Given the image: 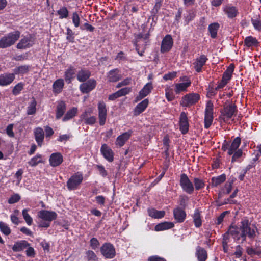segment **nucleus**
<instances>
[{"label":"nucleus","mask_w":261,"mask_h":261,"mask_svg":"<svg viewBox=\"0 0 261 261\" xmlns=\"http://www.w3.org/2000/svg\"><path fill=\"white\" fill-rule=\"evenodd\" d=\"M64 82L63 79H59L56 80L53 84V92L54 94L60 93L64 87Z\"/></svg>","instance_id":"393cba45"},{"label":"nucleus","mask_w":261,"mask_h":261,"mask_svg":"<svg viewBox=\"0 0 261 261\" xmlns=\"http://www.w3.org/2000/svg\"><path fill=\"white\" fill-rule=\"evenodd\" d=\"M189 198L186 195H181L179 197V204L183 207H185L187 205V202L188 201Z\"/></svg>","instance_id":"680f3d73"},{"label":"nucleus","mask_w":261,"mask_h":261,"mask_svg":"<svg viewBox=\"0 0 261 261\" xmlns=\"http://www.w3.org/2000/svg\"><path fill=\"white\" fill-rule=\"evenodd\" d=\"M242 151L241 149H238L235 151L233 153V155L232 158V162H235L238 158H240L242 155Z\"/></svg>","instance_id":"774afa93"},{"label":"nucleus","mask_w":261,"mask_h":261,"mask_svg":"<svg viewBox=\"0 0 261 261\" xmlns=\"http://www.w3.org/2000/svg\"><path fill=\"white\" fill-rule=\"evenodd\" d=\"M86 255L88 261H98V258L93 251L88 250L86 252Z\"/></svg>","instance_id":"5fc2aeb1"},{"label":"nucleus","mask_w":261,"mask_h":261,"mask_svg":"<svg viewBox=\"0 0 261 261\" xmlns=\"http://www.w3.org/2000/svg\"><path fill=\"white\" fill-rule=\"evenodd\" d=\"M20 36V32L19 31H15L5 35L0 39V48H5L12 45L19 39Z\"/></svg>","instance_id":"7ed1b4c3"},{"label":"nucleus","mask_w":261,"mask_h":261,"mask_svg":"<svg viewBox=\"0 0 261 261\" xmlns=\"http://www.w3.org/2000/svg\"><path fill=\"white\" fill-rule=\"evenodd\" d=\"M194 225L196 227H199L202 224L201 218L200 211L198 209H196L193 215Z\"/></svg>","instance_id":"4c0bfd02"},{"label":"nucleus","mask_w":261,"mask_h":261,"mask_svg":"<svg viewBox=\"0 0 261 261\" xmlns=\"http://www.w3.org/2000/svg\"><path fill=\"white\" fill-rule=\"evenodd\" d=\"M236 112V107L233 105L227 106L224 108L222 112L223 119L225 121H227L230 119Z\"/></svg>","instance_id":"f3484780"},{"label":"nucleus","mask_w":261,"mask_h":261,"mask_svg":"<svg viewBox=\"0 0 261 261\" xmlns=\"http://www.w3.org/2000/svg\"><path fill=\"white\" fill-rule=\"evenodd\" d=\"M90 75L91 73L88 70H81L77 73V79L80 82H84L90 76Z\"/></svg>","instance_id":"c9c22d12"},{"label":"nucleus","mask_w":261,"mask_h":261,"mask_svg":"<svg viewBox=\"0 0 261 261\" xmlns=\"http://www.w3.org/2000/svg\"><path fill=\"white\" fill-rule=\"evenodd\" d=\"M30 244L27 241L21 240L15 242L12 247V250L14 252H19L22 251L25 248L29 247Z\"/></svg>","instance_id":"bb28decb"},{"label":"nucleus","mask_w":261,"mask_h":261,"mask_svg":"<svg viewBox=\"0 0 261 261\" xmlns=\"http://www.w3.org/2000/svg\"><path fill=\"white\" fill-rule=\"evenodd\" d=\"M92 112V110L91 109L86 110L82 114H81L80 116V120L84 121L86 118L89 117Z\"/></svg>","instance_id":"0e129e2a"},{"label":"nucleus","mask_w":261,"mask_h":261,"mask_svg":"<svg viewBox=\"0 0 261 261\" xmlns=\"http://www.w3.org/2000/svg\"><path fill=\"white\" fill-rule=\"evenodd\" d=\"M241 142V140L239 137H236L233 140L230 146L228 148V154L229 155L233 154L234 151L238 150V148L240 145Z\"/></svg>","instance_id":"7c9ffc66"},{"label":"nucleus","mask_w":261,"mask_h":261,"mask_svg":"<svg viewBox=\"0 0 261 261\" xmlns=\"http://www.w3.org/2000/svg\"><path fill=\"white\" fill-rule=\"evenodd\" d=\"M174 225L172 222L165 221L156 225L154 227V230L156 231H164L173 228Z\"/></svg>","instance_id":"c756f323"},{"label":"nucleus","mask_w":261,"mask_h":261,"mask_svg":"<svg viewBox=\"0 0 261 261\" xmlns=\"http://www.w3.org/2000/svg\"><path fill=\"white\" fill-rule=\"evenodd\" d=\"M148 213L149 216L155 219H160L164 217L165 212L164 211H158L154 208H149Z\"/></svg>","instance_id":"2f4dec72"},{"label":"nucleus","mask_w":261,"mask_h":261,"mask_svg":"<svg viewBox=\"0 0 261 261\" xmlns=\"http://www.w3.org/2000/svg\"><path fill=\"white\" fill-rule=\"evenodd\" d=\"M15 76L13 73H3L0 74V86H7L10 85L14 80Z\"/></svg>","instance_id":"ddd939ff"},{"label":"nucleus","mask_w":261,"mask_h":261,"mask_svg":"<svg viewBox=\"0 0 261 261\" xmlns=\"http://www.w3.org/2000/svg\"><path fill=\"white\" fill-rule=\"evenodd\" d=\"M244 43L247 47L256 46L258 44V41L255 38L252 36L247 37L244 40Z\"/></svg>","instance_id":"79ce46f5"},{"label":"nucleus","mask_w":261,"mask_h":261,"mask_svg":"<svg viewBox=\"0 0 261 261\" xmlns=\"http://www.w3.org/2000/svg\"><path fill=\"white\" fill-rule=\"evenodd\" d=\"M223 11L229 18H233L238 14L237 8L231 5H226L223 7Z\"/></svg>","instance_id":"5701e85b"},{"label":"nucleus","mask_w":261,"mask_h":261,"mask_svg":"<svg viewBox=\"0 0 261 261\" xmlns=\"http://www.w3.org/2000/svg\"><path fill=\"white\" fill-rule=\"evenodd\" d=\"M148 36H149L148 34H146L145 35H143L142 34H139L135 36V39L134 41V44L135 46L136 51H137L138 54L141 56H142L143 55L144 50H139V47L138 44V42L139 41V40L141 38H143L144 39H146L147 38H148Z\"/></svg>","instance_id":"473e14b6"},{"label":"nucleus","mask_w":261,"mask_h":261,"mask_svg":"<svg viewBox=\"0 0 261 261\" xmlns=\"http://www.w3.org/2000/svg\"><path fill=\"white\" fill-rule=\"evenodd\" d=\"M242 242L246 240L247 238L253 240L257 236L258 229L253 224H251L247 219H243L240 222Z\"/></svg>","instance_id":"f257e3e1"},{"label":"nucleus","mask_w":261,"mask_h":261,"mask_svg":"<svg viewBox=\"0 0 261 261\" xmlns=\"http://www.w3.org/2000/svg\"><path fill=\"white\" fill-rule=\"evenodd\" d=\"M100 251L103 256L106 258H113L116 254L115 248L110 243L103 244L100 248Z\"/></svg>","instance_id":"1a4fd4ad"},{"label":"nucleus","mask_w":261,"mask_h":261,"mask_svg":"<svg viewBox=\"0 0 261 261\" xmlns=\"http://www.w3.org/2000/svg\"><path fill=\"white\" fill-rule=\"evenodd\" d=\"M30 68L29 65H21L16 67L13 69V74H23L28 72Z\"/></svg>","instance_id":"58836bf2"},{"label":"nucleus","mask_w":261,"mask_h":261,"mask_svg":"<svg viewBox=\"0 0 261 261\" xmlns=\"http://www.w3.org/2000/svg\"><path fill=\"white\" fill-rule=\"evenodd\" d=\"M72 19L74 27L77 28L80 25V18L76 12L73 13Z\"/></svg>","instance_id":"13d9d810"},{"label":"nucleus","mask_w":261,"mask_h":261,"mask_svg":"<svg viewBox=\"0 0 261 261\" xmlns=\"http://www.w3.org/2000/svg\"><path fill=\"white\" fill-rule=\"evenodd\" d=\"M189 122L188 120L187 116L185 112H182L180 114L179 119V127L180 130L182 134H186L189 130Z\"/></svg>","instance_id":"4468645a"},{"label":"nucleus","mask_w":261,"mask_h":261,"mask_svg":"<svg viewBox=\"0 0 261 261\" xmlns=\"http://www.w3.org/2000/svg\"><path fill=\"white\" fill-rule=\"evenodd\" d=\"M180 81L182 82L176 83L174 85V91L176 94H179L181 92H187L188 88L191 84L190 80L187 76L180 77Z\"/></svg>","instance_id":"20e7f679"},{"label":"nucleus","mask_w":261,"mask_h":261,"mask_svg":"<svg viewBox=\"0 0 261 261\" xmlns=\"http://www.w3.org/2000/svg\"><path fill=\"white\" fill-rule=\"evenodd\" d=\"M0 230L3 234L6 236L10 234L11 232L8 225L3 222H0Z\"/></svg>","instance_id":"09e8293b"},{"label":"nucleus","mask_w":261,"mask_h":261,"mask_svg":"<svg viewBox=\"0 0 261 261\" xmlns=\"http://www.w3.org/2000/svg\"><path fill=\"white\" fill-rule=\"evenodd\" d=\"M63 156L59 152L52 153L49 158V164L52 167H57L63 162Z\"/></svg>","instance_id":"a211bd4d"},{"label":"nucleus","mask_w":261,"mask_h":261,"mask_svg":"<svg viewBox=\"0 0 261 261\" xmlns=\"http://www.w3.org/2000/svg\"><path fill=\"white\" fill-rule=\"evenodd\" d=\"M177 72L172 71L164 75L163 79L165 81L172 80L177 76Z\"/></svg>","instance_id":"4d7b16f0"},{"label":"nucleus","mask_w":261,"mask_h":261,"mask_svg":"<svg viewBox=\"0 0 261 261\" xmlns=\"http://www.w3.org/2000/svg\"><path fill=\"white\" fill-rule=\"evenodd\" d=\"M20 199V196L17 194H15L11 196L8 200V202L10 204H13L18 202Z\"/></svg>","instance_id":"e2e57ef3"},{"label":"nucleus","mask_w":261,"mask_h":261,"mask_svg":"<svg viewBox=\"0 0 261 261\" xmlns=\"http://www.w3.org/2000/svg\"><path fill=\"white\" fill-rule=\"evenodd\" d=\"M193 182L194 184L195 189L196 190H199L202 189L203 188H204L205 186L204 181L202 179H200L199 178H195L194 179Z\"/></svg>","instance_id":"3c124183"},{"label":"nucleus","mask_w":261,"mask_h":261,"mask_svg":"<svg viewBox=\"0 0 261 261\" xmlns=\"http://www.w3.org/2000/svg\"><path fill=\"white\" fill-rule=\"evenodd\" d=\"M98 119L100 125L103 126L106 121L107 110L106 105L103 101H99L98 103Z\"/></svg>","instance_id":"9d476101"},{"label":"nucleus","mask_w":261,"mask_h":261,"mask_svg":"<svg viewBox=\"0 0 261 261\" xmlns=\"http://www.w3.org/2000/svg\"><path fill=\"white\" fill-rule=\"evenodd\" d=\"M173 42L172 37L170 35H167L163 38L161 46V52L164 53L169 51L173 46Z\"/></svg>","instance_id":"9b49d317"},{"label":"nucleus","mask_w":261,"mask_h":261,"mask_svg":"<svg viewBox=\"0 0 261 261\" xmlns=\"http://www.w3.org/2000/svg\"><path fill=\"white\" fill-rule=\"evenodd\" d=\"M227 233L231 236L236 240L239 241L240 239L242 240L240 225L239 227L236 226H230L227 231Z\"/></svg>","instance_id":"4be33fe9"},{"label":"nucleus","mask_w":261,"mask_h":261,"mask_svg":"<svg viewBox=\"0 0 261 261\" xmlns=\"http://www.w3.org/2000/svg\"><path fill=\"white\" fill-rule=\"evenodd\" d=\"M131 91H132L131 88L125 87V88H122V89L119 90L118 91L120 96L121 97V96H124V95L128 94Z\"/></svg>","instance_id":"69168bd1"},{"label":"nucleus","mask_w":261,"mask_h":261,"mask_svg":"<svg viewBox=\"0 0 261 261\" xmlns=\"http://www.w3.org/2000/svg\"><path fill=\"white\" fill-rule=\"evenodd\" d=\"M75 74V68L70 66L65 72V79L66 82L70 83L74 77Z\"/></svg>","instance_id":"72a5a7b5"},{"label":"nucleus","mask_w":261,"mask_h":261,"mask_svg":"<svg viewBox=\"0 0 261 261\" xmlns=\"http://www.w3.org/2000/svg\"><path fill=\"white\" fill-rule=\"evenodd\" d=\"M77 112V109L76 108H73L71 110L67 111L66 115L63 118V121H68L71 118H72L74 116H75Z\"/></svg>","instance_id":"c03bdc74"},{"label":"nucleus","mask_w":261,"mask_h":261,"mask_svg":"<svg viewBox=\"0 0 261 261\" xmlns=\"http://www.w3.org/2000/svg\"><path fill=\"white\" fill-rule=\"evenodd\" d=\"M252 23L254 26V28L257 30L261 29V21L258 19H253L251 20Z\"/></svg>","instance_id":"338daca9"},{"label":"nucleus","mask_w":261,"mask_h":261,"mask_svg":"<svg viewBox=\"0 0 261 261\" xmlns=\"http://www.w3.org/2000/svg\"><path fill=\"white\" fill-rule=\"evenodd\" d=\"M83 179L82 174L77 172L67 181V187L69 190H74L81 184Z\"/></svg>","instance_id":"0eeeda50"},{"label":"nucleus","mask_w":261,"mask_h":261,"mask_svg":"<svg viewBox=\"0 0 261 261\" xmlns=\"http://www.w3.org/2000/svg\"><path fill=\"white\" fill-rule=\"evenodd\" d=\"M24 87V84L22 82H20L16 84L12 90V93L14 95H18L21 90L23 89Z\"/></svg>","instance_id":"864d4df0"},{"label":"nucleus","mask_w":261,"mask_h":261,"mask_svg":"<svg viewBox=\"0 0 261 261\" xmlns=\"http://www.w3.org/2000/svg\"><path fill=\"white\" fill-rule=\"evenodd\" d=\"M42 155L39 154H37L36 156L33 157L30 161L28 162V164L30 166L32 167H34L37 166L39 163H42Z\"/></svg>","instance_id":"37998d69"},{"label":"nucleus","mask_w":261,"mask_h":261,"mask_svg":"<svg viewBox=\"0 0 261 261\" xmlns=\"http://www.w3.org/2000/svg\"><path fill=\"white\" fill-rule=\"evenodd\" d=\"M37 216L41 220L38 224L39 227L45 228L48 227L50 222L57 217V215L55 212L44 210L40 211Z\"/></svg>","instance_id":"f03ea898"},{"label":"nucleus","mask_w":261,"mask_h":261,"mask_svg":"<svg viewBox=\"0 0 261 261\" xmlns=\"http://www.w3.org/2000/svg\"><path fill=\"white\" fill-rule=\"evenodd\" d=\"M132 134V131L128 130L118 136L115 142L116 145L120 147L123 146L129 139Z\"/></svg>","instance_id":"6ab92c4d"},{"label":"nucleus","mask_w":261,"mask_h":261,"mask_svg":"<svg viewBox=\"0 0 261 261\" xmlns=\"http://www.w3.org/2000/svg\"><path fill=\"white\" fill-rule=\"evenodd\" d=\"M35 42V38L29 34L23 37L17 44V48L20 49H25L32 47Z\"/></svg>","instance_id":"6e6552de"},{"label":"nucleus","mask_w":261,"mask_h":261,"mask_svg":"<svg viewBox=\"0 0 261 261\" xmlns=\"http://www.w3.org/2000/svg\"><path fill=\"white\" fill-rule=\"evenodd\" d=\"M100 244L96 238H92L90 241V245L92 249L95 250L98 248Z\"/></svg>","instance_id":"bf43d9fd"},{"label":"nucleus","mask_w":261,"mask_h":261,"mask_svg":"<svg viewBox=\"0 0 261 261\" xmlns=\"http://www.w3.org/2000/svg\"><path fill=\"white\" fill-rule=\"evenodd\" d=\"M29 211V209H23L22 212V215L26 223L28 225L30 226L32 225L33 223V219L32 217L30 216V215L28 214Z\"/></svg>","instance_id":"a18cd8bd"},{"label":"nucleus","mask_w":261,"mask_h":261,"mask_svg":"<svg viewBox=\"0 0 261 261\" xmlns=\"http://www.w3.org/2000/svg\"><path fill=\"white\" fill-rule=\"evenodd\" d=\"M234 68V67L233 64L230 65L224 72L222 79L228 82L232 77Z\"/></svg>","instance_id":"f704fd0d"},{"label":"nucleus","mask_w":261,"mask_h":261,"mask_svg":"<svg viewBox=\"0 0 261 261\" xmlns=\"http://www.w3.org/2000/svg\"><path fill=\"white\" fill-rule=\"evenodd\" d=\"M57 14L59 15L60 19H63L68 16L69 12L66 7H62L57 11Z\"/></svg>","instance_id":"8fccbe9b"},{"label":"nucleus","mask_w":261,"mask_h":261,"mask_svg":"<svg viewBox=\"0 0 261 261\" xmlns=\"http://www.w3.org/2000/svg\"><path fill=\"white\" fill-rule=\"evenodd\" d=\"M180 186L182 190L188 194H192L194 190V187L193 183L185 174H181L180 178Z\"/></svg>","instance_id":"39448f33"},{"label":"nucleus","mask_w":261,"mask_h":261,"mask_svg":"<svg viewBox=\"0 0 261 261\" xmlns=\"http://www.w3.org/2000/svg\"><path fill=\"white\" fill-rule=\"evenodd\" d=\"M196 256L198 261H205L207 258V252L204 248L197 246L196 248Z\"/></svg>","instance_id":"c85d7f7f"},{"label":"nucleus","mask_w":261,"mask_h":261,"mask_svg":"<svg viewBox=\"0 0 261 261\" xmlns=\"http://www.w3.org/2000/svg\"><path fill=\"white\" fill-rule=\"evenodd\" d=\"M213 120V115L205 114L204 127L208 128L211 125Z\"/></svg>","instance_id":"603ef678"},{"label":"nucleus","mask_w":261,"mask_h":261,"mask_svg":"<svg viewBox=\"0 0 261 261\" xmlns=\"http://www.w3.org/2000/svg\"><path fill=\"white\" fill-rule=\"evenodd\" d=\"M200 99V95L197 93H189L182 97L180 104L183 107H190L195 104Z\"/></svg>","instance_id":"423d86ee"},{"label":"nucleus","mask_w":261,"mask_h":261,"mask_svg":"<svg viewBox=\"0 0 261 261\" xmlns=\"http://www.w3.org/2000/svg\"><path fill=\"white\" fill-rule=\"evenodd\" d=\"M165 96L168 101H171L175 98L173 90L169 86L165 88Z\"/></svg>","instance_id":"de8ad7c7"},{"label":"nucleus","mask_w":261,"mask_h":261,"mask_svg":"<svg viewBox=\"0 0 261 261\" xmlns=\"http://www.w3.org/2000/svg\"><path fill=\"white\" fill-rule=\"evenodd\" d=\"M226 179V176L224 174H222L216 177H213L212 179V185L214 186H217L218 185L223 182Z\"/></svg>","instance_id":"49530a36"},{"label":"nucleus","mask_w":261,"mask_h":261,"mask_svg":"<svg viewBox=\"0 0 261 261\" xmlns=\"http://www.w3.org/2000/svg\"><path fill=\"white\" fill-rule=\"evenodd\" d=\"M66 110V104L63 101H60L57 107L56 118L60 119L64 114Z\"/></svg>","instance_id":"e433bc0d"},{"label":"nucleus","mask_w":261,"mask_h":261,"mask_svg":"<svg viewBox=\"0 0 261 261\" xmlns=\"http://www.w3.org/2000/svg\"><path fill=\"white\" fill-rule=\"evenodd\" d=\"M66 34H67L66 39L70 42H73L74 37L73 36L74 33H73V31H72V30L70 29V28H68L67 29Z\"/></svg>","instance_id":"052dcab7"},{"label":"nucleus","mask_w":261,"mask_h":261,"mask_svg":"<svg viewBox=\"0 0 261 261\" xmlns=\"http://www.w3.org/2000/svg\"><path fill=\"white\" fill-rule=\"evenodd\" d=\"M100 152L103 157L108 162H111L114 160V153L112 150L106 144L102 145Z\"/></svg>","instance_id":"2eb2a0df"},{"label":"nucleus","mask_w":261,"mask_h":261,"mask_svg":"<svg viewBox=\"0 0 261 261\" xmlns=\"http://www.w3.org/2000/svg\"><path fill=\"white\" fill-rule=\"evenodd\" d=\"M219 28V24L215 22L209 25L208 29L210 33L211 36L213 38L217 37V31Z\"/></svg>","instance_id":"a19ab883"},{"label":"nucleus","mask_w":261,"mask_h":261,"mask_svg":"<svg viewBox=\"0 0 261 261\" xmlns=\"http://www.w3.org/2000/svg\"><path fill=\"white\" fill-rule=\"evenodd\" d=\"M173 215L175 219L177 222L181 223L186 219V214L185 212L179 207L175 208L173 211Z\"/></svg>","instance_id":"b1692460"},{"label":"nucleus","mask_w":261,"mask_h":261,"mask_svg":"<svg viewBox=\"0 0 261 261\" xmlns=\"http://www.w3.org/2000/svg\"><path fill=\"white\" fill-rule=\"evenodd\" d=\"M96 85V81L93 79H90L87 82L80 85V89L83 93H88L93 89Z\"/></svg>","instance_id":"f8f14e48"},{"label":"nucleus","mask_w":261,"mask_h":261,"mask_svg":"<svg viewBox=\"0 0 261 261\" xmlns=\"http://www.w3.org/2000/svg\"><path fill=\"white\" fill-rule=\"evenodd\" d=\"M153 87L151 83H147L140 90L138 95L136 98V101H139L146 96L150 92Z\"/></svg>","instance_id":"aec40b11"},{"label":"nucleus","mask_w":261,"mask_h":261,"mask_svg":"<svg viewBox=\"0 0 261 261\" xmlns=\"http://www.w3.org/2000/svg\"><path fill=\"white\" fill-rule=\"evenodd\" d=\"M122 78L121 72L118 68L110 70L107 74V79L110 82H116Z\"/></svg>","instance_id":"dca6fc26"},{"label":"nucleus","mask_w":261,"mask_h":261,"mask_svg":"<svg viewBox=\"0 0 261 261\" xmlns=\"http://www.w3.org/2000/svg\"><path fill=\"white\" fill-rule=\"evenodd\" d=\"M35 140L38 145L41 146L44 140V132L41 127H37L34 130Z\"/></svg>","instance_id":"cd10ccee"},{"label":"nucleus","mask_w":261,"mask_h":261,"mask_svg":"<svg viewBox=\"0 0 261 261\" xmlns=\"http://www.w3.org/2000/svg\"><path fill=\"white\" fill-rule=\"evenodd\" d=\"M207 60V58L204 55H201L196 58L193 64L194 69L197 72L201 71L202 67L205 64Z\"/></svg>","instance_id":"412c9836"},{"label":"nucleus","mask_w":261,"mask_h":261,"mask_svg":"<svg viewBox=\"0 0 261 261\" xmlns=\"http://www.w3.org/2000/svg\"><path fill=\"white\" fill-rule=\"evenodd\" d=\"M213 103L209 100L207 102L205 110V114L213 115Z\"/></svg>","instance_id":"6e6d98bb"},{"label":"nucleus","mask_w":261,"mask_h":261,"mask_svg":"<svg viewBox=\"0 0 261 261\" xmlns=\"http://www.w3.org/2000/svg\"><path fill=\"white\" fill-rule=\"evenodd\" d=\"M36 101L34 98H33L27 107V113L28 115H34L36 113Z\"/></svg>","instance_id":"ea45409f"},{"label":"nucleus","mask_w":261,"mask_h":261,"mask_svg":"<svg viewBox=\"0 0 261 261\" xmlns=\"http://www.w3.org/2000/svg\"><path fill=\"white\" fill-rule=\"evenodd\" d=\"M148 100L145 99L139 103L137 106L135 108L134 111V114L136 116L139 115L142 113L147 108L148 105Z\"/></svg>","instance_id":"a878e982"}]
</instances>
